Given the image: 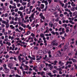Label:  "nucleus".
Listing matches in <instances>:
<instances>
[{
  "mask_svg": "<svg viewBox=\"0 0 77 77\" xmlns=\"http://www.w3.org/2000/svg\"><path fill=\"white\" fill-rule=\"evenodd\" d=\"M56 42H57V40L56 39L53 40L51 42L53 46H57L58 45V43Z\"/></svg>",
  "mask_w": 77,
  "mask_h": 77,
  "instance_id": "nucleus-1",
  "label": "nucleus"
},
{
  "mask_svg": "<svg viewBox=\"0 0 77 77\" xmlns=\"http://www.w3.org/2000/svg\"><path fill=\"white\" fill-rule=\"evenodd\" d=\"M21 56L22 57V56H23V55H22V54H20V55L18 56L17 57L19 62H21V60H24V58H21Z\"/></svg>",
  "mask_w": 77,
  "mask_h": 77,
  "instance_id": "nucleus-2",
  "label": "nucleus"
},
{
  "mask_svg": "<svg viewBox=\"0 0 77 77\" xmlns=\"http://www.w3.org/2000/svg\"><path fill=\"white\" fill-rule=\"evenodd\" d=\"M40 38H43V40H45V39H46V38H45V35H44V34L43 33H41L40 34Z\"/></svg>",
  "mask_w": 77,
  "mask_h": 77,
  "instance_id": "nucleus-3",
  "label": "nucleus"
},
{
  "mask_svg": "<svg viewBox=\"0 0 77 77\" xmlns=\"http://www.w3.org/2000/svg\"><path fill=\"white\" fill-rule=\"evenodd\" d=\"M5 70L4 71V72L6 73V74H7L10 71V69H9L7 68H5Z\"/></svg>",
  "mask_w": 77,
  "mask_h": 77,
  "instance_id": "nucleus-4",
  "label": "nucleus"
},
{
  "mask_svg": "<svg viewBox=\"0 0 77 77\" xmlns=\"http://www.w3.org/2000/svg\"><path fill=\"white\" fill-rule=\"evenodd\" d=\"M6 21H7V23L5 24V25H6V28H8L9 27V24H8V23H9V20H7Z\"/></svg>",
  "mask_w": 77,
  "mask_h": 77,
  "instance_id": "nucleus-5",
  "label": "nucleus"
},
{
  "mask_svg": "<svg viewBox=\"0 0 77 77\" xmlns=\"http://www.w3.org/2000/svg\"><path fill=\"white\" fill-rule=\"evenodd\" d=\"M58 64L60 66H62L64 65V63L61 61H60L58 62Z\"/></svg>",
  "mask_w": 77,
  "mask_h": 77,
  "instance_id": "nucleus-6",
  "label": "nucleus"
},
{
  "mask_svg": "<svg viewBox=\"0 0 77 77\" xmlns=\"http://www.w3.org/2000/svg\"><path fill=\"white\" fill-rule=\"evenodd\" d=\"M42 2V3H45V5L46 6H47L48 5V3L47 2V1L46 0V1H45L44 0H43Z\"/></svg>",
  "mask_w": 77,
  "mask_h": 77,
  "instance_id": "nucleus-7",
  "label": "nucleus"
},
{
  "mask_svg": "<svg viewBox=\"0 0 77 77\" xmlns=\"http://www.w3.org/2000/svg\"><path fill=\"white\" fill-rule=\"evenodd\" d=\"M57 61L55 60L54 61V63H51V65H54L53 66H54V65H57Z\"/></svg>",
  "mask_w": 77,
  "mask_h": 77,
  "instance_id": "nucleus-8",
  "label": "nucleus"
},
{
  "mask_svg": "<svg viewBox=\"0 0 77 77\" xmlns=\"http://www.w3.org/2000/svg\"><path fill=\"white\" fill-rule=\"evenodd\" d=\"M61 54H62V53L60 52V51H58V53L57 54L56 57H59L61 55Z\"/></svg>",
  "mask_w": 77,
  "mask_h": 77,
  "instance_id": "nucleus-9",
  "label": "nucleus"
},
{
  "mask_svg": "<svg viewBox=\"0 0 77 77\" xmlns=\"http://www.w3.org/2000/svg\"><path fill=\"white\" fill-rule=\"evenodd\" d=\"M49 27H53V23L52 22H50L49 23Z\"/></svg>",
  "mask_w": 77,
  "mask_h": 77,
  "instance_id": "nucleus-10",
  "label": "nucleus"
},
{
  "mask_svg": "<svg viewBox=\"0 0 77 77\" xmlns=\"http://www.w3.org/2000/svg\"><path fill=\"white\" fill-rule=\"evenodd\" d=\"M41 42H43V41L42 40V38H39V40L38 41V44H39V43Z\"/></svg>",
  "mask_w": 77,
  "mask_h": 77,
  "instance_id": "nucleus-11",
  "label": "nucleus"
},
{
  "mask_svg": "<svg viewBox=\"0 0 77 77\" xmlns=\"http://www.w3.org/2000/svg\"><path fill=\"white\" fill-rule=\"evenodd\" d=\"M59 3H60V4L61 6V7H62V8H64V6L65 5V4L63 3H62V2L61 1H60L59 2Z\"/></svg>",
  "mask_w": 77,
  "mask_h": 77,
  "instance_id": "nucleus-12",
  "label": "nucleus"
},
{
  "mask_svg": "<svg viewBox=\"0 0 77 77\" xmlns=\"http://www.w3.org/2000/svg\"><path fill=\"white\" fill-rule=\"evenodd\" d=\"M8 39H11V40H13L14 39V37L13 36H11L9 35L8 36Z\"/></svg>",
  "mask_w": 77,
  "mask_h": 77,
  "instance_id": "nucleus-13",
  "label": "nucleus"
},
{
  "mask_svg": "<svg viewBox=\"0 0 77 77\" xmlns=\"http://www.w3.org/2000/svg\"><path fill=\"white\" fill-rule=\"evenodd\" d=\"M44 7H45L44 5L42 4L40 5V8L42 9L44 8Z\"/></svg>",
  "mask_w": 77,
  "mask_h": 77,
  "instance_id": "nucleus-14",
  "label": "nucleus"
},
{
  "mask_svg": "<svg viewBox=\"0 0 77 77\" xmlns=\"http://www.w3.org/2000/svg\"><path fill=\"white\" fill-rule=\"evenodd\" d=\"M24 66L26 68L25 69V70H26V71H27V70H28L29 69V67L26 65H24Z\"/></svg>",
  "mask_w": 77,
  "mask_h": 77,
  "instance_id": "nucleus-15",
  "label": "nucleus"
},
{
  "mask_svg": "<svg viewBox=\"0 0 77 77\" xmlns=\"http://www.w3.org/2000/svg\"><path fill=\"white\" fill-rule=\"evenodd\" d=\"M33 38V37L31 38L30 37H29V40H30V39H31V41H30L29 42L30 43V42H33L34 41Z\"/></svg>",
  "mask_w": 77,
  "mask_h": 77,
  "instance_id": "nucleus-16",
  "label": "nucleus"
},
{
  "mask_svg": "<svg viewBox=\"0 0 77 77\" xmlns=\"http://www.w3.org/2000/svg\"><path fill=\"white\" fill-rule=\"evenodd\" d=\"M45 73L44 71H42L41 72V75L42 76V75H45Z\"/></svg>",
  "mask_w": 77,
  "mask_h": 77,
  "instance_id": "nucleus-17",
  "label": "nucleus"
},
{
  "mask_svg": "<svg viewBox=\"0 0 77 77\" xmlns=\"http://www.w3.org/2000/svg\"><path fill=\"white\" fill-rule=\"evenodd\" d=\"M34 15H35V14L33 13L31 15V17L32 19L33 20L35 19V18H34Z\"/></svg>",
  "mask_w": 77,
  "mask_h": 77,
  "instance_id": "nucleus-18",
  "label": "nucleus"
},
{
  "mask_svg": "<svg viewBox=\"0 0 77 77\" xmlns=\"http://www.w3.org/2000/svg\"><path fill=\"white\" fill-rule=\"evenodd\" d=\"M8 67H10V66H12L13 64L12 63H8L7 65Z\"/></svg>",
  "mask_w": 77,
  "mask_h": 77,
  "instance_id": "nucleus-19",
  "label": "nucleus"
},
{
  "mask_svg": "<svg viewBox=\"0 0 77 77\" xmlns=\"http://www.w3.org/2000/svg\"><path fill=\"white\" fill-rule=\"evenodd\" d=\"M31 32L29 31H27L26 34H25V35H28L29 34H30Z\"/></svg>",
  "mask_w": 77,
  "mask_h": 77,
  "instance_id": "nucleus-20",
  "label": "nucleus"
},
{
  "mask_svg": "<svg viewBox=\"0 0 77 77\" xmlns=\"http://www.w3.org/2000/svg\"><path fill=\"white\" fill-rule=\"evenodd\" d=\"M69 28L68 27H67L66 28V33H68V32H69Z\"/></svg>",
  "mask_w": 77,
  "mask_h": 77,
  "instance_id": "nucleus-21",
  "label": "nucleus"
},
{
  "mask_svg": "<svg viewBox=\"0 0 77 77\" xmlns=\"http://www.w3.org/2000/svg\"><path fill=\"white\" fill-rule=\"evenodd\" d=\"M12 51H14V48H15V45L14 44H13L12 45Z\"/></svg>",
  "mask_w": 77,
  "mask_h": 77,
  "instance_id": "nucleus-22",
  "label": "nucleus"
},
{
  "mask_svg": "<svg viewBox=\"0 0 77 77\" xmlns=\"http://www.w3.org/2000/svg\"><path fill=\"white\" fill-rule=\"evenodd\" d=\"M41 3V2H40L39 1H38L37 2V3H38V4L37 5V6H38L39 7V6H40V5Z\"/></svg>",
  "mask_w": 77,
  "mask_h": 77,
  "instance_id": "nucleus-23",
  "label": "nucleus"
},
{
  "mask_svg": "<svg viewBox=\"0 0 77 77\" xmlns=\"http://www.w3.org/2000/svg\"><path fill=\"white\" fill-rule=\"evenodd\" d=\"M10 28H11V29H15V26H13L12 25H10Z\"/></svg>",
  "mask_w": 77,
  "mask_h": 77,
  "instance_id": "nucleus-24",
  "label": "nucleus"
},
{
  "mask_svg": "<svg viewBox=\"0 0 77 77\" xmlns=\"http://www.w3.org/2000/svg\"><path fill=\"white\" fill-rule=\"evenodd\" d=\"M44 41V43H45V45L46 46V45H47V41H46V39H45L43 40Z\"/></svg>",
  "mask_w": 77,
  "mask_h": 77,
  "instance_id": "nucleus-25",
  "label": "nucleus"
},
{
  "mask_svg": "<svg viewBox=\"0 0 77 77\" xmlns=\"http://www.w3.org/2000/svg\"><path fill=\"white\" fill-rule=\"evenodd\" d=\"M42 51L41 50L39 51L38 53L39 54H40V55H42Z\"/></svg>",
  "mask_w": 77,
  "mask_h": 77,
  "instance_id": "nucleus-26",
  "label": "nucleus"
},
{
  "mask_svg": "<svg viewBox=\"0 0 77 77\" xmlns=\"http://www.w3.org/2000/svg\"><path fill=\"white\" fill-rule=\"evenodd\" d=\"M56 9L58 10V11H60V8H59V6H56Z\"/></svg>",
  "mask_w": 77,
  "mask_h": 77,
  "instance_id": "nucleus-27",
  "label": "nucleus"
},
{
  "mask_svg": "<svg viewBox=\"0 0 77 77\" xmlns=\"http://www.w3.org/2000/svg\"><path fill=\"white\" fill-rule=\"evenodd\" d=\"M77 11L73 13L72 15L73 16H75V15H77Z\"/></svg>",
  "mask_w": 77,
  "mask_h": 77,
  "instance_id": "nucleus-28",
  "label": "nucleus"
},
{
  "mask_svg": "<svg viewBox=\"0 0 77 77\" xmlns=\"http://www.w3.org/2000/svg\"><path fill=\"white\" fill-rule=\"evenodd\" d=\"M49 11H50L51 12H53L54 11V10L53 8H51L49 9Z\"/></svg>",
  "mask_w": 77,
  "mask_h": 77,
  "instance_id": "nucleus-29",
  "label": "nucleus"
},
{
  "mask_svg": "<svg viewBox=\"0 0 77 77\" xmlns=\"http://www.w3.org/2000/svg\"><path fill=\"white\" fill-rule=\"evenodd\" d=\"M6 44L7 45H8V46H11V44L10 42H6Z\"/></svg>",
  "mask_w": 77,
  "mask_h": 77,
  "instance_id": "nucleus-30",
  "label": "nucleus"
},
{
  "mask_svg": "<svg viewBox=\"0 0 77 77\" xmlns=\"http://www.w3.org/2000/svg\"><path fill=\"white\" fill-rule=\"evenodd\" d=\"M69 23H71L72 24H74V22H73L71 20H69Z\"/></svg>",
  "mask_w": 77,
  "mask_h": 77,
  "instance_id": "nucleus-31",
  "label": "nucleus"
},
{
  "mask_svg": "<svg viewBox=\"0 0 77 77\" xmlns=\"http://www.w3.org/2000/svg\"><path fill=\"white\" fill-rule=\"evenodd\" d=\"M67 26L68 25L66 24H64L63 25V27H64L65 28H66V27H67Z\"/></svg>",
  "mask_w": 77,
  "mask_h": 77,
  "instance_id": "nucleus-32",
  "label": "nucleus"
},
{
  "mask_svg": "<svg viewBox=\"0 0 77 77\" xmlns=\"http://www.w3.org/2000/svg\"><path fill=\"white\" fill-rule=\"evenodd\" d=\"M2 23L3 24H6V23H7V22H6V21L4 20H2Z\"/></svg>",
  "mask_w": 77,
  "mask_h": 77,
  "instance_id": "nucleus-33",
  "label": "nucleus"
},
{
  "mask_svg": "<svg viewBox=\"0 0 77 77\" xmlns=\"http://www.w3.org/2000/svg\"><path fill=\"white\" fill-rule=\"evenodd\" d=\"M15 75V74H13V75L10 74L9 75V77H14Z\"/></svg>",
  "mask_w": 77,
  "mask_h": 77,
  "instance_id": "nucleus-34",
  "label": "nucleus"
},
{
  "mask_svg": "<svg viewBox=\"0 0 77 77\" xmlns=\"http://www.w3.org/2000/svg\"><path fill=\"white\" fill-rule=\"evenodd\" d=\"M67 6H68V3H66L64 5V9H66L67 8Z\"/></svg>",
  "mask_w": 77,
  "mask_h": 77,
  "instance_id": "nucleus-35",
  "label": "nucleus"
},
{
  "mask_svg": "<svg viewBox=\"0 0 77 77\" xmlns=\"http://www.w3.org/2000/svg\"><path fill=\"white\" fill-rule=\"evenodd\" d=\"M23 6L21 7H20L19 9V11H23Z\"/></svg>",
  "mask_w": 77,
  "mask_h": 77,
  "instance_id": "nucleus-36",
  "label": "nucleus"
},
{
  "mask_svg": "<svg viewBox=\"0 0 77 77\" xmlns=\"http://www.w3.org/2000/svg\"><path fill=\"white\" fill-rule=\"evenodd\" d=\"M64 30L65 29L64 28H62V32H63V33H65V31H64Z\"/></svg>",
  "mask_w": 77,
  "mask_h": 77,
  "instance_id": "nucleus-37",
  "label": "nucleus"
},
{
  "mask_svg": "<svg viewBox=\"0 0 77 77\" xmlns=\"http://www.w3.org/2000/svg\"><path fill=\"white\" fill-rule=\"evenodd\" d=\"M71 60H72L73 61V62L74 63H75V62H76V60L75 59H74L73 58L71 59Z\"/></svg>",
  "mask_w": 77,
  "mask_h": 77,
  "instance_id": "nucleus-38",
  "label": "nucleus"
},
{
  "mask_svg": "<svg viewBox=\"0 0 77 77\" xmlns=\"http://www.w3.org/2000/svg\"><path fill=\"white\" fill-rule=\"evenodd\" d=\"M47 8H48V6L47 5H46L45 8L44 9V11H46L47 9Z\"/></svg>",
  "mask_w": 77,
  "mask_h": 77,
  "instance_id": "nucleus-39",
  "label": "nucleus"
},
{
  "mask_svg": "<svg viewBox=\"0 0 77 77\" xmlns=\"http://www.w3.org/2000/svg\"><path fill=\"white\" fill-rule=\"evenodd\" d=\"M59 17H58L57 18V19L55 20V21L56 22H58L59 21Z\"/></svg>",
  "mask_w": 77,
  "mask_h": 77,
  "instance_id": "nucleus-40",
  "label": "nucleus"
},
{
  "mask_svg": "<svg viewBox=\"0 0 77 77\" xmlns=\"http://www.w3.org/2000/svg\"><path fill=\"white\" fill-rule=\"evenodd\" d=\"M30 36H32V37H34L35 35L34 34H33V33H32L30 35Z\"/></svg>",
  "mask_w": 77,
  "mask_h": 77,
  "instance_id": "nucleus-41",
  "label": "nucleus"
},
{
  "mask_svg": "<svg viewBox=\"0 0 77 77\" xmlns=\"http://www.w3.org/2000/svg\"><path fill=\"white\" fill-rule=\"evenodd\" d=\"M17 14H20V15H21L23 14V12H21V11H19L17 12Z\"/></svg>",
  "mask_w": 77,
  "mask_h": 77,
  "instance_id": "nucleus-42",
  "label": "nucleus"
},
{
  "mask_svg": "<svg viewBox=\"0 0 77 77\" xmlns=\"http://www.w3.org/2000/svg\"><path fill=\"white\" fill-rule=\"evenodd\" d=\"M16 32H21V31H20L18 28H17L15 29Z\"/></svg>",
  "mask_w": 77,
  "mask_h": 77,
  "instance_id": "nucleus-43",
  "label": "nucleus"
},
{
  "mask_svg": "<svg viewBox=\"0 0 77 77\" xmlns=\"http://www.w3.org/2000/svg\"><path fill=\"white\" fill-rule=\"evenodd\" d=\"M20 17L21 18H23L24 17L23 16V14L22 13V14H20Z\"/></svg>",
  "mask_w": 77,
  "mask_h": 77,
  "instance_id": "nucleus-44",
  "label": "nucleus"
},
{
  "mask_svg": "<svg viewBox=\"0 0 77 77\" xmlns=\"http://www.w3.org/2000/svg\"><path fill=\"white\" fill-rule=\"evenodd\" d=\"M6 66H7V65H6V64H3V67H4V69H5V68H7L6 67Z\"/></svg>",
  "mask_w": 77,
  "mask_h": 77,
  "instance_id": "nucleus-45",
  "label": "nucleus"
},
{
  "mask_svg": "<svg viewBox=\"0 0 77 77\" xmlns=\"http://www.w3.org/2000/svg\"><path fill=\"white\" fill-rule=\"evenodd\" d=\"M29 11H28L27 13V14H30V13H31V12H32V10H29Z\"/></svg>",
  "mask_w": 77,
  "mask_h": 77,
  "instance_id": "nucleus-46",
  "label": "nucleus"
},
{
  "mask_svg": "<svg viewBox=\"0 0 77 77\" xmlns=\"http://www.w3.org/2000/svg\"><path fill=\"white\" fill-rule=\"evenodd\" d=\"M19 30H20L21 31H23V28H22L21 27H20L19 28Z\"/></svg>",
  "mask_w": 77,
  "mask_h": 77,
  "instance_id": "nucleus-47",
  "label": "nucleus"
},
{
  "mask_svg": "<svg viewBox=\"0 0 77 77\" xmlns=\"http://www.w3.org/2000/svg\"><path fill=\"white\" fill-rule=\"evenodd\" d=\"M51 33L52 34V35H55V32H54V31H52L51 32Z\"/></svg>",
  "mask_w": 77,
  "mask_h": 77,
  "instance_id": "nucleus-48",
  "label": "nucleus"
},
{
  "mask_svg": "<svg viewBox=\"0 0 77 77\" xmlns=\"http://www.w3.org/2000/svg\"><path fill=\"white\" fill-rule=\"evenodd\" d=\"M1 26V27H2V28H3L5 27V24H2Z\"/></svg>",
  "mask_w": 77,
  "mask_h": 77,
  "instance_id": "nucleus-49",
  "label": "nucleus"
},
{
  "mask_svg": "<svg viewBox=\"0 0 77 77\" xmlns=\"http://www.w3.org/2000/svg\"><path fill=\"white\" fill-rule=\"evenodd\" d=\"M53 68V66H51L49 68L50 70H51Z\"/></svg>",
  "mask_w": 77,
  "mask_h": 77,
  "instance_id": "nucleus-50",
  "label": "nucleus"
},
{
  "mask_svg": "<svg viewBox=\"0 0 77 77\" xmlns=\"http://www.w3.org/2000/svg\"><path fill=\"white\" fill-rule=\"evenodd\" d=\"M8 13H5L4 14L5 17H8Z\"/></svg>",
  "mask_w": 77,
  "mask_h": 77,
  "instance_id": "nucleus-51",
  "label": "nucleus"
},
{
  "mask_svg": "<svg viewBox=\"0 0 77 77\" xmlns=\"http://www.w3.org/2000/svg\"><path fill=\"white\" fill-rule=\"evenodd\" d=\"M75 10V7H73L71 9V10L72 11H74Z\"/></svg>",
  "mask_w": 77,
  "mask_h": 77,
  "instance_id": "nucleus-52",
  "label": "nucleus"
},
{
  "mask_svg": "<svg viewBox=\"0 0 77 77\" xmlns=\"http://www.w3.org/2000/svg\"><path fill=\"white\" fill-rule=\"evenodd\" d=\"M22 3V5H23V6H24L25 5H26L27 4V2H23Z\"/></svg>",
  "mask_w": 77,
  "mask_h": 77,
  "instance_id": "nucleus-53",
  "label": "nucleus"
},
{
  "mask_svg": "<svg viewBox=\"0 0 77 77\" xmlns=\"http://www.w3.org/2000/svg\"><path fill=\"white\" fill-rule=\"evenodd\" d=\"M18 17H16L14 18V20L15 21H17V20H18Z\"/></svg>",
  "mask_w": 77,
  "mask_h": 77,
  "instance_id": "nucleus-54",
  "label": "nucleus"
},
{
  "mask_svg": "<svg viewBox=\"0 0 77 77\" xmlns=\"http://www.w3.org/2000/svg\"><path fill=\"white\" fill-rule=\"evenodd\" d=\"M48 32H49V30H46L44 32V33H48Z\"/></svg>",
  "mask_w": 77,
  "mask_h": 77,
  "instance_id": "nucleus-55",
  "label": "nucleus"
},
{
  "mask_svg": "<svg viewBox=\"0 0 77 77\" xmlns=\"http://www.w3.org/2000/svg\"><path fill=\"white\" fill-rule=\"evenodd\" d=\"M39 16L40 17V18H41V17H42V16H43V15H42V13H41L39 14Z\"/></svg>",
  "mask_w": 77,
  "mask_h": 77,
  "instance_id": "nucleus-56",
  "label": "nucleus"
},
{
  "mask_svg": "<svg viewBox=\"0 0 77 77\" xmlns=\"http://www.w3.org/2000/svg\"><path fill=\"white\" fill-rule=\"evenodd\" d=\"M17 8V6H12V9H16Z\"/></svg>",
  "mask_w": 77,
  "mask_h": 77,
  "instance_id": "nucleus-57",
  "label": "nucleus"
},
{
  "mask_svg": "<svg viewBox=\"0 0 77 77\" xmlns=\"http://www.w3.org/2000/svg\"><path fill=\"white\" fill-rule=\"evenodd\" d=\"M4 5L5 6H7L8 5V3L7 2H6L4 3Z\"/></svg>",
  "mask_w": 77,
  "mask_h": 77,
  "instance_id": "nucleus-58",
  "label": "nucleus"
},
{
  "mask_svg": "<svg viewBox=\"0 0 77 77\" xmlns=\"http://www.w3.org/2000/svg\"><path fill=\"white\" fill-rule=\"evenodd\" d=\"M31 60H35V57H31L30 58Z\"/></svg>",
  "mask_w": 77,
  "mask_h": 77,
  "instance_id": "nucleus-59",
  "label": "nucleus"
},
{
  "mask_svg": "<svg viewBox=\"0 0 77 77\" xmlns=\"http://www.w3.org/2000/svg\"><path fill=\"white\" fill-rule=\"evenodd\" d=\"M33 8V6H31L29 7V10H32V8Z\"/></svg>",
  "mask_w": 77,
  "mask_h": 77,
  "instance_id": "nucleus-60",
  "label": "nucleus"
},
{
  "mask_svg": "<svg viewBox=\"0 0 77 77\" xmlns=\"http://www.w3.org/2000/svg\"><path fill=\"white\" fill-rule=\"evenodd\" d=\"M4 41L5 42H8V38H5L4 39Z\"/></svg>",
  "mask_w": 77,
  "mask_h": 77,
  "instance_id": "nucleus-61",
  "label": "nucleus"
},
{
  "mask_svg": "<svg viewBox=\"0 0 77 77\" xmlns=\"http://www.w3.org/2000/svg\"><path fill=\"white\" fill-rule=\"evenodd\" d=\"M34 48L35 50H38V47L37 46H35L34 47Z\"/></svg>",
  "mask_w": 77,
  "mask_h": 77,
  "instance_id": "nucleus-62",
  "label": "nucleus"
},
{
  "mask_svg": "<svg viewBox=\"0 0 77 77\" xmlns=\"http://www.w3.org/2000/svg\"><path fill=\"white\" fill-rule=\"evenodd\" d=\"M15 77H21V76L18 75V74H16L15 75Z\"/></svg>",
  "mask_w": 77,
  "mask_h": 77,
  "instance_id": "nucleus-63",
  "label": "nucleus"
},
{
  "mask_svg": "<svg viewBox=\"0 0 77 77\" xmlns=\"http://www.w3.org/2000/svg\"><path fill=\"white\" fill-rule=\"evenodd\" d=\"M77 27V24H75V25L74 26V29H76V27Z\"/></svg>",
  "mask_w": 77,
  "mask_h": 77,
  "instance_id": "nucleus-64",
  "label": "nucleus"
}]
</instances>
